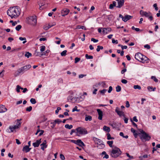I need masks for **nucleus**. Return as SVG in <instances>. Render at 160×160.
Segmentation results:
<instances>
[{
	"label": "nucleus",
	"mask_w": 160,
	"mask_h": 160,
	"mask_svg": "<svg viewBox=\"0 0 160 160\" xmlns=\"http://www.w3.org/2000/svg\"><path fill=\"white\" fill-rule=\"evenodd\" d=\"M21 12V9L18 6L10 7L7 11V14L12 18H17L20 15Z\"/></svg>",
	"instance_id": "nucleus-1"
},
{
	"label": "nucleus",
	"mask_w": 160,
	"mask_h": 160,
	"mask_svg": "<svg viewBox=\"0 0 160 160\" xmlns=\"http://www.w3.org/2000/svg\"><path fill=\"white\" fill-rule=\"evenodd\" d=\"M21 119L20 120L17 119L16 125L14 126H10L9 127V129L11 131L10 132L8 129L7 130V131L8 132H16V130L18 129H19L21 127Z\"/></svg>",
	"instance_id": "nucleus-2"
},
{
	"label": "nucleus",
	"mask_w": 160,
	"mask_h": 160,
	"mask_svg": "<svg viewBox=\"0 0 160 160\" xmlns=\"http://www.w3.org/2000/svg\"><path fill=\"white\" fill-rule=\"evenodd\" d=\"M122 151L118 148L115 147L113 148L111 152V156L114 158H117L121 154Z\"/></svg>",
	"instance_id": "nucleus-3"
},
{
	"label": "nucleus",
	"mask_w": 160,
	"mask_h": 160,
	"mask_svg": "<svg viewBox=\"0 0 160 160\" xmlns=\"http://www.w3.org/2000/svg\"><path fill=\"white\" fill-rule=\"evenodd\" d=\"M135 58L138 61L144 62L148 59V58L145 56L143 55L141 53L138 52L135 54Z\"/></svg>",
	"instance_id": "nucleus-4"
},
{
	"label": "nucleus",
	"mask_w": 160,
	"mask_h": 160,
	"mask_svg": "<svg viewBox=\"0 0 160 160\" xmlns=\"http://www.w3.org/2000/svg\"><path fill=\"white\" fill-rule=\"evenodd\" d=\"M140 132L142 134L141 138L143 142L149 141L151 138V137L142 130H140Z\"/></svg>",
	"instance_id": "nucleus-5"
},
{
	"label": "nucleus",
	"mask_w": 160,
	"mask_h": 160,
	"mask_svg": "<svg viewBox=\"0 0 160 160\" xmlns=\"http://www.w3.org/2000/svg\"><path fill=\"white\" fill-rule=\"evenodd\" d=\"M37 18L36 16H31L28 18L29 23L33 26H35L37 22Z\"/></svg>",
	"instance_id": "nucleus-6"
},
{
	"label": "nucleus",
	"mask_w": 160,
	"mask_h": 160,
	"mask_svg": "<svg viewBox=\"0 0 160 160\" xmlns=\"http://www.w3.org/2000/svg\"><path fill=\"white\" fill-rule=\"evenodd\" d=\"M78 133L80 134H86L88 133L86 129L84 128L79 127L76 129Z\"/></svg>",
	"instance_id": "nucleus-7"
},
{
	"label": "nucleus",
	"mask_w": 160,
	"mask_h": 160,
	"mask_svg": "<svg viewBox=\"0 0 160 160\" xmlns=\"http://www.w3.org/2000/svg\"><path fill=\"white\" fill-rule=\"evenodd\" d=\"M118 1V6L116 7L118 8H120L124 5V0H116Z\"/></svg>",
	"instance_id": "nucleus-8"
},
{
	"label": "nucleus",
	"mask_w": 160,
	"mask_h": 160,
	"mask_svg": "<svg viewBox=\"0 0 160 160\" xmlns=\"http://www.w3.org/2000/svg\"><path fill=\"white\" fill-rule=\"evenodd\" d=\"M119 108L118 107H117L116 108L115 112H117V114L119 115L120 117L121 116H124V112H123L119 111Z\"/></svg>",
	"instance_id": "nucleus-9"
},
{
	"label": "nucleus",
	"mask_w": 160,
	"mask_h": 160,
	"mask_svg": "<svg viewBox=\"0 0 160 160\" xmlns=\"http://www.w3.org/2000/svg\"><path fill=\"white\" fill-rule=\"evenodd\" d=\"M68 141H70L71 142L78 145L79 146H81L82 145H80V142H81V140L80 139H78L77 140H68Z\"/></svg>",
	"instance_id": "nucleus-10"
},
{
	"label": "nucleus",
	"mask_w": 160,
	"mask_h": 160,
	"mask_svg": "<svg viewBox=\"0 0 160 160\" xmlns=\"http://www.w3.org/2000/svg\"><path fill=\"white\" fill-rule=\"evenodd\" d=\"M97 111L98 112L99 116L98 117V119L100 120H102V117L103 116V113L102 111L99 109H97Z\"/></svg>",
	"instance_id": "nucleus-11"
},
{
	"label": "nucleus",
	"mask_w": 160,
	"mask_h": 160,
	"mask_svg": "<svg viewBox=\"0 0 160 160\" xmlns=\"http://www.w3.org/2000/svg\"><path fill=\"white\" fill-rule=\"evenodd\" d=\"M112 30L111 28H103V30L102 33L103 34H106L110 32Z\"/></svg>",
	"instance_id": "nucleus-12"
},
{
	"label": "nucleus",
	"mask_w": 160,
	"mask_h": 160,
	"mask_svg": "<svg viewBox=\"0 0 160 160\" xmlns=\"http://www.w3.org/2000/svg\"><path fill=\"white\" fill-rule=\"evenodd\" d=\"M69 10L68 9H64L61 12L62 15L64 17L67 15L69 12Z\"/></svg>",
	"instance_id": "nucleus-13"
},
{
	"label": "nucleus",
	"mask_w": 160,
	"mask_h": 160,
	"mask_svg": "<svg viewBox=\"0 0 160 160\" xmlns=\"http://www.w3.org/2000/svg\"><path fill=\"white\" fill-rule=\"evenodd\" d=\"M56 24V23L55 22H53L51 24H49L48 26H44L43 27V29L45 30H47L53 26L55 25Z\"/></svg>",
	"instance_id": "nucleus-14"
},
{
	"label": "nucleus",
	"mask_w": 160,
	"mask_h": 160,
	"mask_svg": "<svg viewBox=\"0 0 160 160\" xmlns=\"http://www.w3.org/2000/svg\"><path fill=\"white\" fill-rule=\"evenodd\" d=\"M41 139H40L39 140H37L35 142L33 143V146L34 147H38L41 142Z\"/></svg>",
	"instance_id": "nucleus-15"
},
{
	"label": "nucleus",
	"mask_w": 160,
	"mask_h": 160,
	"mask_svg": "<svg viewBox=\"0 0 160 160\" xmlns=\"http://www.w3.org/2000/svg\"><path fill=\"white\" fill-rule=\"evenodd\" d=\"M7 111V109L4 106L2 105H0V113L4 112Z\"/></svg>",
	"instance_id": "nucleus-16"
},
{
	"label": "nucleus",
	"mask_w": 160,
	"mask_h": 160,
	"mask_svg": "<svg viewBox=\"0 0 160 160\" xmlns=\"http://www.w3.org/2000/svg\"><path fill=\"white\" fill-rule=\"evenodd\" d=\"M132 18V16L129 15H126L122 18V20L124 22H126L128 20Z\"/></svg>",
	"instance_id": "nucleus-17"
},
{
	"label": "nucleus",
	"mask_w": 160,
	"mask_h": 160,
	"mask_svg": "<svg viewBox=\"0 0 160 160\" xmlns=\"http://www.w3.org/2000/svg\"><path fill=\"white\" fill-rule=\"evenodd\" d=\"M46 141L45 140L44 141L43 143L40 145L42 147H41V149L43 150H44V148H46L47 145H46Z\"/></svg>",
	"instance_id": "nucleus-18"
},
{
	"label": "nucleus",
	"mask_w": 160,
	"mask_h": 160,
	"mask_svg": "<svg viewBox=\"0 0 160 160\" xmlns=\"http://www.w3.org/2000/svg\"><path fill=\"white\" fill-rule=\"evenodd\" d=\"M140 15L142 16H145L146 17H149L148 13L142 10H141L140 11Z\"/></svg>",
	"instance_id": "nucleus-19"
},
{
	"label": "nucleus",
	"mask_w": 160,
	"mask_h": 160,
	"mask_svg": "<svg viewBox=\"0 0 160 160\" xmlns=\"http://www.w3.org/2000/svg\"><path fill=\"white\" fill-rule=\"evenodd\" d=\"M31 148H29V146L27 145L25 146L22 149V151H25L26 152H29L31 150Z\"/></svg>",
	"instance_id": "nucleus-20"
},
{
	"label": "nucleus",
	"mask_w": 160,
	"mask_h": 160,
	"mask_svg": "<svg viewBox=\"0 0 160 160\" xmlns=\"http://www.w3.org/2000/svg\"><path fill=\"white\" fill-rule=\"evenodd\" d=\"M103 129L104 131L108 132H109L110 131V128L109 127L106 126H104L103 127Z\"/></svg>",
	"instance_id": "nucleus-21"
},
{
	"label": "nucleus",
	"mask_w": 160,
	"mask_h": 160,
	"mask_svg": "<svg viewBox=\"0 0 160 160\" xmlns=\"http://www.w3.org/2000/svg\"><path fill=\"white\" fill-rule=\"evenodd\" d=\"M24 71H27L30 69L31 66L30 65H28L22 67Z\"/></svg>",
	"instance_id": "nucleus-22"
},
{
	"label": "nucleus",
	"mask_w": 160,
	"mask_h": 160,
	"mask_svg": "<svg viewBox=\"0 0 160 160\" xmlns=\"http://www.w3.org/2000/svg\"><path fill=\"white\" fill-rule=\"evenodd\" d=\"M85 119L86 121H91L92 120V117L91 116L86 115Z\"/></svg>",
	"instance_id": "nucleus-23"
},
{
	"label": "nucleus",
	"mask_w": 160,
	"mask_h": 160,
	"mask_svg": "<svg viewBox=\"0 0 160 160\" xmlns=\"http://www.w3.org/2000/svg\"><path fill=\"white\" fill-rule=\"evenodd\" d=\"M24 71L22 67H21V68H19L18 70H17V75H19L22 72Z\"/></svg>",
	"instance_id": "nucleus-24"
},
{
	"label": "nucleus",
	"mask_w": 160,
	"mask_h": 160,
	"mask_svg": "<svg viewBox=\"0 0 160 160\" xmlns=\"http://www.w3.org/2000/svg\"><path fill=\"white\" fill-rule=\"evenodd\" d=\"M19 39L21 41H23L22 42V43L23 44L27 42L26 39L25 38L20 37L19 38Z\"/></svg>",
	"instance_id": "nucleus-25"
},
{
	"label": "nucleus",
	"mask_w": 160,
	"mask_h": 160,
	"mask_svg": "<svg viewBox=\"0 0 160 160\" xmlns=\"http://www.w3.org/2000/svg\"><path fill=\"white\" fill-rule=\"evenodd\" d=\"M131 131L133 133L135 137H137L138 134L136 132V130H134L133 128H131Z\"/></svg>",
	"instance_id": "nucleus-26"
},
{
	"label": "nucleus",
	"mask_w": 160,
	"mask_h": 160,
	"mask_svg": "<svg viewBox=\"0 0 160 160\" xmlns=\"http://www.w3.org/2000/svg\"><path fill=\"white\" fill-rule=\"evenodd\" d=\"M72 125H69L68 124H67L65 125V127L67 129H71L72 128Z\"/></svg>",
	"instance_id": "nucleus-27"
},
{
	"label": "nucleus",
	"mask_w": 160,
	"mask_h": 160,
	"mask_svg": "<svg viewBox=\"0 0 160 160\" xmlns=\"http://www.w3.org/2000/svg\"><path fill=\"white\" fill-rule=\"evenodd\" d=\"M67 51L65 50L61 53V55L62 56H65L66 55Z\"/></svg>",
	"instance_id": "nucleus-28"
},
{
	"label": "nucleus",
	"mask_w": 160,
	"mask_h": 160,
	"mask_svg": "<svg viewBox=\"0 0 160 160\" xmlns=\"http://www.w3.org/2000/svg\"><path fill=\"white\" fill-rule=\"evenodd\" d=\"M85 57L87 59H92L93 57L92 56L88 55V54L85 55Z\"/></svg>",
	"instance_id": "nucleus-29"
},
{
	"label": "nucleus",
	"mask_w": 160,
	"mask_h": 160,
	"mask_svg": "<svg viewBox=\"0 0 160 160\" xmlns=\"http://www.w3.org/2000/svg\"><path fill=\"white\" fill-rule=\"evenodd\" d=\"M40 50L41 52H43L45 51L46 47L45 46H42L40 47Z\"/></svg>",
	"instance_id": "nucleus-30"
},
{
	"label": "nucleus",
	"mask_w": 160,
	"mask_h": 160,
	"mask_svg": "<svg viewBox=\"0 0 160 160\" xmlns=\"http://www.w3.org/2000/svg\"><path fill=\"white\" fill-rule=\"evenodd\" d=\"M116 91L118 92H119L121 91V87L119 86H118L116 88Z\"/></svg>",
	"instance_id": "nucleus-31"
},
{
	"label": "nucleus",
	"mask_w": 160,
	"mask_h": 160,
	"mask_svg": "<svg viewBox=\"0 0 160 160\" xmlns=\"http://www.w3.org/2000/svg\"><path fill=\"white\" fill-rule=\"evenodd\" d=\"M22 27L21 25H18L16 27L15 29L17 31H19L20 30L21 28Z\"/></svg>",
	"instance_id": "nucleus-32"
},
{
	"label": "nucleus",
	"mask_w": 160,
	"mask_h": 160,
	"mask_svg": "<svg viewBox=\"0 0 160 160\" xmlns=\"http://www.w3.org/2000/svg\"><path fill=\"white\" fill-rule=\"evenodd\" d=\"M133 88L134 89H138L140 90L141 88V87L138 85H135L133 86Z\"/></svg>",
	"instance_id": "nucleus-33"
},
{
	"label": "nucleus",
	"mask_w": 160,
	"mask_h": 160,
	"mask_svg": "<svg viewBox=\"0 0 160 160\" xmlns=\"http://www.w3.org/2000/svg\"><path fill=\"white\" fill-rule=\"evenodd\" d=\"M32 56V54L29 53V52H27L25 54V56L27 57V58H29L30 56Z\"/></svg>",
	"instance_id": "nucleus-34"
},
{
	"label": "nucleus",
	"mask_w": 160,
	"mask_h": 160,
	"mask_svg": "<svg viewBox=\"0 0 160 160\" xmlns=\"http://www.w3.org/2000/svg\"><path fill=\"white\" fill-rule=\"evenodd\" d=\"M103 49V47L102 46H97V48L96 49L97 52H99L100 49L102 50Z\"/></svg>",
	"instance_id": "nucleus-35"
},
{
	"label": "nucleus",
	"mask_w": 160,
	"mask_h": 160,
	"mask_svg": "<svg viewBox=\"0 0 160 160\" xmlns=\"http://www.w3.org/2000/svg\"><path fill=\"white\" fill-rule=\"evenodd\" d=\"M30 102L32 104H35L36 103L35 99L32 98L30 100Z\"/></svg>",
	"instance_id": "nucleus-36"
},
{
	"label": "nucleus",
	"mask_w": 160,
	"mask_h": 160,
	"mask_svg": "<svg viewBox=\"0 0 160 160\" xmlns=\"http://www.w3.org/2000/svg\"><path fill=\"white\" fill-rule=\"evenodd\" d=\"M107 143L109 145L110 147H112L113 141H108L107 142Z\"/></svg>",
	"instance_id": "nucleus-37"
},
{
	"label": "nucleus",
	"mask_w": 160,
	"mask_h": 160,
	"mask_svg": "<svg viewBox=\"0 0 160 160\" xmlns=\"http://www.w3.org/2000/svg\"><path fill=\"white\" fill-rule=\"evenodd\" d=\"M77 106H75V107L72 109V112H74L75 111L77 112H79L80 111L79 109H77Z\"/></svg>",
	"instance_id": "nucleus-38"
},
{
	"label": "nucleus",
	"mask_w": 160,
	"mask_h": 160,
	"mask_svg": "<svg viewBox=\"0 0 160 160\" xmlns=\"http://www.w3.org/2000/svg\"><path fill=\"white\" fill-rule=\"evenodd\" d=\"M80 60V58L76 57L75 58V63H77L78 62H79Z\"/></svg>",
	"instance_id": "nucleus-39"
},
{
	"label": "nucleus",
	"mask_w": 160,
	"mask_h": 160,
	"mask_svg": "<svg viewBox=\"0 0 160 160\" xmlns=\"http://www.w3.org/2000/svg\"><path fill=\"white\" fill-rule=\"evenodd\" d=\"M62 122V121L60 120L59 119H57L55 120L54 121V122H55V123H57L58 124H59L60 123H61Z\"/></svg>",
	"instance_id": "nucleus-40"
},
{
	"label": "nucleus",
	"mask_w": 160,
	"mask_h": 160,
	"mask_svg": "<svg viewBox=\"0 0 160 160\" xmlns=\"http://www.w3.org/2000/svg\"><path fill=\"white\" fill-rule=\"evenodd\" d=\"M34 54L36 56H39L40 57H41L42 56H41V54H41V52H36V51H35V52L34 53Z\"/></svg>",
	"instance_id": "nucleus-41"
},
{
	"label": "nucleus",
	"mask_w": 160,
	"mask_h": 160,
	"mask_svg": "<svg viewBox=\"0 0 160 160\" xmlns=\"http://www.w3.org/2000/svg\"><path fill=\"white\" fill-rule=\"evenodd\" d=\"M32 107L31 106H29L26 108V110L27 111L30 112L32 110Z\"/></svg>",
	"instance_id": "nucleus-42"
},
{
	"label": "nucleus",
	"mask_w": 160,
	"mask_h": 160,
	"mask_svg": "<svg viewBox=\"0 0 160 160\" xmlns=\"http://www.w3.org/2000/svg\"><path fill=\"white\" fill-rule=\"evenodd\" d=\"M151 79H153V81L156 82H157L158 81V79L155 76H152L151 77Z\"/></svg>",
	"instance_id": "nucleus-43"
},
{
	"label": "nucleus",
	"mask_w": 160,
	"mask_h": 160,
	"mask_svg": "<svg viewBox=\"0 0 160 160\" xmlns=\"http://www.w3.org/2000/svg\"><path fill=\"white\" fill-rule=\"evenodd\" d=\"M49 52H50L49 50H47L45 52H43V53H42V54H41V56H42L43 55H46V54L48 53Z\"/></svg>",
	"instance_id": "nucleus-44"
},
{
	"label": "nucleus",
	"mask_w": 160,
	"mask_h": 160,
	"mask_svg": "<svg viewBox=\"0 0 160 160\" xmlns=\"http://www.w3.org/2000/svg\"><path fill=\"white\" fill-rule=\"evenodd\" d=\"M84 27L83 26L78 25L77 26V28H76V29H80L81 28L82 29H84Z\"/></svg>",
	"instance_id": "nucleus-45"
},
{
	"label": "nucleus",
	"mask_w": 160,
	"mask_h": 160,
	"mask_svg": "<svg viewBox=\"0 0 160 160\" xmlns=\"http://www.w3.org/2000/svg\"><path fill=\"white\" fill-rule=\"evenodd\" d=\"M61 108L60 107H58L57 109L55 111V113L56 114H58V112L60 110H61Z\"/></svg>",
	"instance_id": "nucleus-46"
},
{
	"label": "nucleus",
	"mask_w": 160,
	"mask_h": 160,
	"mask_svg": "<svg viewBox=\"0 0 160 160\" xmlns=\"http://www.w3.org/2000/svg\"><path fill=\"white\" fill-rule=\"evenodd\" d=\"M58 83H63V80L62 78H59L58 79Z\"/></svg>",
	"instance_id": "nucleus-47"
},
{
	"label": "nucleus",
	"mask_w": 160,
	"mask_h": 160,
	"mask_svg": "<svg viewBox=\"0 0 160 160\" xmlns=\"http://www.w3.org/2000/svg\"><path fill=\"white\" fill-rule=\"evenodd\" d=\"M153 7L155 8V9L156 11H157L158 10V8L156 3H154L153 5Z\"/></svg>",
	"instance_id": "nucleus-48"
},
{
	"label": "nucleus",
	"mask_w": 160,
	"mask_h": 160,
	"mask_svg": "<svg viewBox=\"0 0 160 160\" xmlns=\"http://www.w3.org/2000/svg\"><path fill=\"white\" fill-rule=\"evenodd\" d=\"M92 41L93 42H98V39H96L94 38H92L91 39Z\"/></svg>",
	"instance_id": "nucleus-49"
},
{
	"label": "nucleus",
	"mask_w": 160,
	"mask_h": 160,
	"mask_svg": "<svg viewBox=\"0 0 160 160\" xmlns=\"http://www.w3.org/2000/svg\"><path fill=\"white\" fill-rule=\"evenodd\" d=\"M121 82L124 84H126L128 82V81L126 79H123L121 80Z\"/></svg>",
	"instance_id": "nucleus-50"
},
{
	"label": "nucleus",
	"mask_w": 160,
	"mask_h": 160,
	"mask_svg": "<svg viewBox=\"0 0 160 160\" xmlns=\"http://www.w3.org/2000/svg\"><path fill=\"white\" fill-rule=\"evenodd\" d=\"M60 158L62 160H63L65 159V158L63 154H60Z\"/></svg>",
	"instance_id": "nucleus-51"
},
{
	"label": "nucleus",
	"mask_w": 160,
	"mask_h": 160,
	"mask_svg": "<svg viewBox=\"0 0 160 160\" xmlns=\"http://www.w3.org/2000/svg\"><path fill=\"white\" fill-rule=\"evenodd\" d=\"M107 91V90L105 89H104L102 90H101L100 91V93L102 94H104L105 92H106Z\"/></svg>",
	"instance_id": "nucleus-52"
},
{
	"label": "nucleus",
	"mask_w": 160,
	"mask_h": 160,
	"mask_svg": "<svg viewBox=\"0 0 160 160\" xmlns=\"http://www.w3.org/2000/svg\"><path fill=\"white\" fill-rule=\"evenodd\" d=\"M107 139L108 140H110L111 139V135L110 133H108L107 134Z\"/></svg>",
	"instance_id": "nucleus-53"
},
{
	"label": "nucleus",
	"mask_w": 160,
	"mask_h": 160,
	"mask_svg": "<svg viewBox=\"0 0 160 160\" xmlns=\"http://www.w3.org/2000/svg\"><path fill=\"white\" fill-rule=\"evenodd\" d=\"M107 18L109 20H111V19L112 17V15H110L107 16Z\"/></svg>",
	"instance_id": "nucleus-54"
},
{
	"label": "nucleus",
	"mask_w": 160,
	"mask_h": 160,
	"mask_svg": "<svg viewBox=\"0 0 160 160\" xmlns=\"http://www.w3.org/2000/svg\"><path fill=\"white\" fill-rule=\"evenodd\" d=\"M16 88V91L18 92H20V86L19 85H18L17 86Z\"/></svg>",
	"instance_id": "nucleus-55"
},
{
	"label": "nucleus",
	"mask_w": 160,
	"mask_h": 160,
	"mask_svg": "<svg viewBox=\"0 0 160 160\" xmlns=\"http://www.w3.org/2000/svg\"><path fill=\"white\" fill-rule=\"evenodd\" d=\"M112 42L113 43H115L116 44H117L118 43V41L117 40H115L114 39H112Z\"/></svg>",
	"instance_id": "nucleus-56"
},
{
	"label": "nucleus",
	"mask_w": 160,
	"mask_h": 160,
	"mask_svg": "<svg viewBox=\"0 0 160 160\" xmlns=\"http://www.w3.org/2000/svg\"><path fill=\"white\" fill-rule=\"evenodd\" d=\"M112 90V86H110L109 88V89L108 91V93H110Z\"/></svg>",
	"instance_id": "nucleus-57"
},
{
	"label": "nucleus",
	"mask_w": 160,
	"mask_h": 160,
	"mask_svg": "<svg viewBox=\"0 0 160 160\" xmlns=\"http://www.w3.org/2000/svg\"><path fill=\"white\" fill-rule=\"evenodd\" d=\"M144 47L146 48H147L148 49H149L150 48V46L146 44L144 45Z\"/></svg>",
	"instance_id": "nucleus-58"
},
{
	"label": "nucleus",
	"mask_w": 160,
	"mask_h": 160,
	"mask_svg": "<svg viewBox=\"0 0 160 160\" xmlns=\"http://www.w3.org/2000/svg\"><path fill=\"white\" fill-rule=\"evenodd\" d=\"M4 72L5 70H3L0 72V77H2L4 75L2 74V73Z\"/></svg>",
	"instance_id": "nucleus-59"
},
{
	"label": "nucleus",
	"mask_w": 160,
	"mask_h": 160,
	"mask_svg": "<svg viewBox=\"0 0 160 160\" xmlns=\"http://www.w3.org/2000/svg\"><path fill=\"white\" fill-rule=\"evenodd\" d=\"M126 107L127 108H129L130 107V104L128 101H127L126 102Z\"/></svg>",
	"instance_id": "nucleus-60"
},
{
	"label": "nucleus",
	"mask_w": 160,
	"mask_h": 160,
	"mask_svg": "<svg viewBox=\"0 0 160 160\" xmlns=\"http://www.w3.org/2000/svg\"><path fill=\"white\" fill-rule=\"evenodd\" d=\"M121 47L122 48V50H123L124 49H126L127 48V46H121Z\"/></svg>",
	"instance_id": "nucleus-61"
},
{
	"label": "nucleus",
	"mask_w": 160,
	"mask_h": 160,
	"mask_svg": "<svg viewBox=\"0 0 160 160\" xmlns=\"http://www.w3.org/2000/svg\"><path fill=\"white\" fill-rule=\"evenodd\" d=\"M133 120L136 122H138V120L137 119V117L136 116H134L133 117Z\"/></svg>",
	"instance_id": "nucleus-62"
},
{
	"label": "nucleus",
	"mask_w": 160,
	"mask_h": 160,
	"mask_svg": "<svg viewBox=\"0 0 160 160\" xmlns=\"http://www.w3.org/2000/svg\"><path fill=\"white\" fill-rule=\"evenodd\" d=\"M40 133H39L38 136H40L42 135L44 133V131L42 130H41L40 131Z\"/></svg>",
	"instance_id": "nucleus-63"
},
{
	"label": "nucleus",
	"mask_w": 160,
	"mask_h": 160,
	"mask_svg": "<svg viewBox=\"0 0 160 160\" xmlns=\"http://www.w3.org/2000/svg\"><path fill=\"white\" fill-rule=\"evenodd\" d=\"M114 7V6H113V5L112 4H111L109 5V8L111 9H112Z\"/></svg>",
	"instance_id": "nucleus-64"
}]
</instances>
